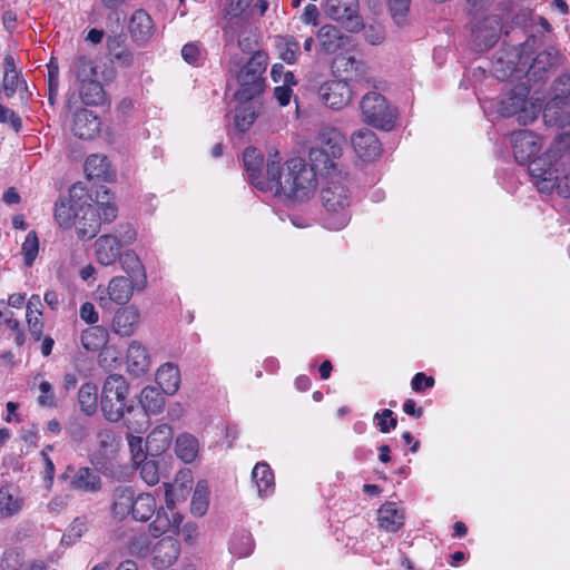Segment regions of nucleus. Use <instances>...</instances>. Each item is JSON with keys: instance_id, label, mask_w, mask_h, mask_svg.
Segmentation results:
<instances>
[{"instance_id": "obj_1", "label": "nucleus", "mask_w": 570, "mask_h": 570, "mask_svg": "<svg viewBox=\"0 0 570 570\" xmlns=\"http://www.w3.org/2000/svg\"><path fill=\"white\" fill-rule=\"evenodd\" d=\"M514 158L528 164L529 174L540 193L557 191L561 197L570 196V136H559L547 153L540 151L541 139L528 130H519L511 137Z\"/></svg>"}, {"instance_id": "obj_2", "label": "nucleus", "mask_w": 570, "mask_h": 570, "mask_svg": "<svg viewBox=\"0 0 570 570\" xmlns=\"http://www.w3.org/2000/svg\"><path fill=\"white\" fill-rule=\"evenodd\" d=\"M268 191L274 196L305 200L315 194L318 186L317 174L303 158H291L281 166L277 151L268 157Z\"/></svg>"}, {"instance_id": "obj_3", "label": "nucleus", "mask_w": 570, "mask_h": 570, "mask_svg": "<svg viewBox=\"0 0 570 570\" xmlns=\"http://www.w3.org/2000/svg\"><path fill=\"white\" fill-rule=\"evenodd\" d=\"M321 181V198L328 213L326 225L330 229L340 230L348 224L351 217L352 193L348 173L324 176Z\"/></svg>"}, {"instance_id": "obj_4", "label": "nucleus", "mask_w": 570, "mask_h": 570, "mask_svg": "<svg viewBox=\"0 0 570 570\" xmlns=\"http://www.w3.org/2000/svg\"><path fill=\"white\" fill-rule=\"evenodd\" d=\"M344 135L336 128H325L320 131L315 146L309 149L308 159L311 168L320 175L333 176L336 173H347L342 166Z\"/></svg>"}, {"instance_id": "obj_5", "label": "nucleus", "mask_w": 570, "mask_h": 570, "mask_svg": "<svg viewBox=\"0 0 570 570\" xmlns=\"http://www.w3.org/2000/svg\"><path fill=\"white\" fill-rule=\"evenodd\" d=\"M268 63L267 55L261 51L255 52L244 65L233 63L229 71L235 76L238 89L235 98L239 102H247L258 96L265 86L263 78Z\"/></svg>"}, {"instance_id": "obj_6", "label": "nucleus", "mask_w": 570, "mask_h": 570, "mask_svg": "<svg viewBox=\"0 0 570 570\" xmlns=\"http://www.w3.org/2000/svg\"><path fill=\"white\" fill-rule=\"evenodd\" d=\"M136 237L137 233L130 224H120L112 233L99 236L94 243L96 262L105 267L114 265L121 249L131 245Z\"/></svg>"}, {"instance_id": "obj_7", "label": "nucleus", "mask_w": 570, "mask_h": 570, "mask_svg": "<svg viewBox=\"0 0 570 570\" xmlns=\"http://www.w3.org/2000/svg\"><path fill=\"white\" fill-rule=\"evenodd\" d=\"M360 109L365 124L383 130L394 128L396 109L381 94L370 91L364 95L360 101Z\"/></svg>"}, {"instance_id": "obj_8", "label": "nucleus", "mask_w": 570, "mask_h": 570, "mask_svg": "<svg viewBox=\"0 0 570 570\" xmlns=\"http://www.w3.org/2000/svg\"><path fill=\"white\" fill-rule=\"evenodd\" d=\"M138 284L126 276H114L106 286L97 288V301L102 308H111L114 304L126 305L131 299Z\"/></svg>"}, {"instance_id": "obj_9", "label": "nucleus", "mask_w": 570, "mask_h": 570, "mask_svg": "<svg viewBox=\"0 0 570 570\" xmlns=\"http://www.w3.org/2000/svg\"><path fill=\"white\" fill-rule=\"evenodd\" d=\"M324 12L350 32H356L364 27L358 14V0H326Z\"/></svg>"}, {"instance_id": "obj_10", "label": "nucleus", "mask_w": 570, "mask_h": 570, "mask_svg": "<svg viewBox=\"0 0 570 570\" xmlns=\"http://www.w3.org/2000/svg\"><path fill=\"white\" fill-rule=\"evenodd\" d=\"M336 69L341 80L355 82H364L367 86L377 88V83L374 77H372L368 66L362 60L354 56L342 57L336 62Z\"/></svg>"}, {"instance_id": "obj_11", "label": "nucleus", "mask_w": 570, "mask_h": 570, "mask_svg": "<svg viewBox=\"0 0 570 570\" xmlns=\"http://www.w3.org/2000/svg\"><path fill=\"white\" fill-rule=\"evenodd\" d=\"M318 95L327 107L342 109L350 104L353 91L346 81L335 79L324 82L318 89Z\"/></svg>"}, {"instance_id": "obj_12", "label": "nucleus", "mask_w": 570, "mask_h": 570, "mask_svg": "<svg viewBox=\"0 0 570 570\" xmlns=\"http://www.w3.org/2000/svg\"><path fill=\"white\" fill-rule=\"evenodd\" d=\"M243 160L245 170L252 185L259 190L268 191L271 185L268 161L266 163V171L263 174L261 170L263 158L256 148H246L243 155Z\"/></svg>"}, {"instance_id": "obj_13", "label": "nucleus", "mask_w": 570, "mask_h": 570, "mask_svg": "<svg viewBox=\"0 0 570 570\" xmlns=\"http://www.w3.org/2000/svg\"><path fill=\"white\" fill-rule=\"evenodd\" d=\"M140 318V311L137 306L120 307L112 317L111 330L119 336H131L137 331Z\"/></svg>"}, {"instance_id": "obj_14", "label": "nucleus", "mask_w": 570, "mask_h": 570, "mask_svg": "<svg viewBox=\"0 0 570 570\" xmlns=\"http://www.w3.org/2000/svg\"><path fill=\"white\" fill-rule=\"evenodd\" d=\"M351 142L354 151L364 160H373L381 154V144L376 135L367 128L355 131L351 137Z\"/></svg>"}, {"instance_id": "obj_15", "label": "nucleus", "mask_w": 570, "mask_h": 570, "mask_svg": "<svg viewBox=\"0 0 570 570\" xmlns=\"http://www.w3.org/2000/svg\"><path fill=\"white\" fill-rule=\"evenodd\" d=\"M69 489L78 492L96 494L102 489V479L97 471L89 466H80L73 471Z\"/></svg>"}, {"instance_id": "obj_16", "label": "nucleus", "mask_w": 570, "mask_h": 570, "mask_svg": "<svg viewBox=\"0 0 570 570\" xmlns=\"http://www.w3.org/2000/svg\"><path fill=\"white\" fill-rule=\"evenodd\" d=\"M75 228L80 239H91L100 230V219L98 209L88 204L81 206L77 215H75Z\"/></svg>"}, {"instance_id": "obj_17", "label": "nucleus", "mask_w": 570, "mask_h": 570, "mask_svg": "<svg viewBox=\"0 0 570 570\" xmlns=\"http://www.w3.org/2000/svg\"><path fill=\"white\" fill-rule=\"evenodd\" d=\"M316 39L320 51L325 55L335 53L350 43V38L332 24L322 26L316 33Z\"/></svg>"}, {"instance_id": "obj_18", "label": "nucleus", "mask_w": 570, "mask_h": 570, "mask_svg": "<svg viewBox=\"0 0 570 570\" xmlns=\"http://www.w3.org/2000/svg\"><path fill=\"white\" fill-rule=\"evenodd\" d=\"M99 118L88 109H78L73 114L71 131L80 139H92L100 131Z\"/></svg>"}, {"instance_id": "obj_19", "label": "nucleus", "mask_w": 570, "mask_h": 570, "mask_svg": "<svg viewBox=\"0 0 570 570\" xmlns=\"http://www.w3.org/2000/svg\"><path fill=\"white\" fill-rule=\"evenodd\" d=\"M499 112L502 117L518 115V121L527 125L534 120L535 116L527 109V100L523 94H513L500 101Z\"/></svg>"}, {"instance_id": "obj_20", "label": "nucleus", "mask_w": 570, "mask_h": 570, "mask_svg": "<svg viewBox=\"0 0 570 570\" xmlns=\"http://www.w3.org/2000/svg\"><path fill=\"white\" fill-rule=\"evenodd\" d=\"M4 71L2 79V88L8 98H11L16 92L27 91L26 80L21 77L20 71L17 69L14 58L10 55L4 57Z\"/></svg>"}, {"instance_id": "obj_21", "label": "nucleus", "mask_w": 570, "mask_h": 570, "mask_svg": "<svg viewBox=\"0 0 570 570\" xmlns=\"http://www.w3.org/2000/svg\"><path fill=\"white\" fill-rule=\"evenodd\" d=\"M122 271L127 274L126 277L134 279L138 284V291H141L147 285V276L145 267L134 250L121 252L118 258Z\"/></svg>"}, {"instance_id": "obj_22", "label": "nucleus", "mask_w": 570, "mask_h": 570, "mask_svg": "<svg viewBox=\"0 0 570 570\" xmlns=\"http://www.w3.org/2000/svg\"><path fill=\"white\" fill-rule=\"evenodd\" d=\"M126 364L128 371L136 376H139L149 370L150 356L147 348L140 342H130L127 350Z\"/></svg>"}, {"instance_id": "obj_23", "label": "nucleus", "mask_w": 570, "mask_h": 570, "mask_svg": "<svg viewBox=\"0 0 570 570\" xmlns=\"http://www.w3.org/2000/svg\"><path fill=\"white\" fill-rule=\"evenodd\" d=\"M153 564L157 568L171 566L179 556V544L171 537L158 541L153 549Z\"/></svg>"}, {"instance_id": "obj_24", "label": "nucleus", "mask_w": 570, "mask_h": 570, "mask_svg": "<svg viewBox=\"0 0 570 570\" xmlns=\"http://www.w3.org/2000/svg\"><path fill=\"white\" fill-rule=\"evenodd\" d=\"M180 522V514L176 512L170 505H168L167 509L161 508L157 511L156 518L149 524V531L153 537L158 538L177 529Z\"/></svg>"}, {"instance_id": "obj_25", "label": "nucleus", "mask_w": 570, "mask_h": 570, "mask_svg": "<svg viewBox=\"0 0 570 570\" xmlns=\"http://www.w3.org/2000/svg\"><path fill=\"white\" fill-rule=\"evenodd\" d=\"M377 523L384 531L396 532L404 524V511L394 502H385L377 510Z\"/></svg>"}, {"instance_id": "obj_26", "label": "nucleus", "mask_w": 570, "mask_h": 570, "mask_svg": "<svg viewBox=\"0 0 570 570\" xmlns=\"http://www.w3.org/2000/svg\"><path fill=\"white\" fill-rule=\"evenodd\" d=\"M24 505V499L19 491L10 485L0 488V519L18 515Z\"/></svg>"}, {"instance_id": "obj_27", "label": "nucleus", "mask_w": 570, "mask_h": 570, "mask_svg": "<svg viewBox=\"0 0 570 570\" xmlns=\"http://www.w3.org/2000/svg\"><path fill=\"white\" fill-rule=\"evenodd\" d=\"M224 35L228 41H233L237 38L238 47L244 52H249L254 48V35L248 24L240 20H230L224 29Z\"/></svg>"}, {"instance_id": "obj_28", "label": "nucleus", "mask_w": 570, "mask_h": 570, "mask_svg": "<svg viewBox=\"0 0 570 570\" xmlns=\"http://www.w3.org/2000/svg\"><path fill=\"white\" fill-rule=\"evenodd\" d=\"M544 118L548 124L559 128L570 127V104L563 98L556 96L544 109Z\"/></svg>"}, {"instance_id": "obj_29", "label": "nucleus", "mask_w": 570, "mask_h": 570, "mask_svg": "<svg viewBox=\"0 0 570 570\" xmlns=\"http://www.w3.org/2000/svg\"><path fill=\"white\" fill-rule=\"evenodd\" d=\"M135 492L130 487L119 485L112 492L111 511L115 518L122 520L130 515Z\"/></svg>"}, {"instance_id": "obj_30", "label": "nucleus", "mask_w": 570, "mask_h": 570, "mask_svg": "<svg viewBox=\"0 0 570 570\" xmlns=\"http://www.w3.org/2000/svg\"><path fill=\"white\" fill-rule=\"evenodd\" d=\"M129 31L135 41H147L154 31L150 16L145 10H136L130 18Z\"/></svg>"}, {"instance_id": "obj_31", "label": "nucleus", "mask_w": 570, "mask_h": 570, "mask_svg": "<svg viewBox=\"0 0 570 570\" xmlns=\"http://www.w3.org/2000/svg\"><path fill=\"white\" fill-rule=\"evenodd\" d=\"M156 382L165 394H175L180 385V372L174 363L163 364L156 372Z\"/></svg>"}, {"instance_id": "obj_32", "label": "nucleus", "mask_w": 570, "mask_h": 570, "mask_svg": "<svg viewBox=\"0 0 570 570\" xmlns=\"http://www.w3.org/2000/svg\"><path fill=\"white\" fill-rule=\"evenodd\" d=\"M171 439V428L168 424H160L149 433L145 448L151 455L159 454L169 448Z\"/></svg>"}, {"instance_id": "obj_33", "label": "nucleus", "mask_w": 570, "mask_h": 570, "mask_svg": "<svg viewBox=\"0 0 570 570\" xmlns=\"http://www.w3.org/2000/svg\"><path fill=\"white\" fill-rule=\"evenodd\" d=\"M252 480L257 487V493L261 498L273 494L275 490L274 474L269 465L265 462L257 463L252 471Z\"/></svg>"}, {"instance_id": "obj_34", "label": "nucleus", "mask_w": 570, "mask_h": 570, "mask_svg": "<svg viewBox=\"0 0 570 570\" xmlns=\"http://www.w3.org/2000/svg\"><path fill=\"white\" fill-rule=\"evenodd\" d=\"M97 454L92 455L91 462H97L96 456L110 458L112 456L120 444V439L115 431L109 428L100 429L96 434Z\"/></svg>"}, {"instance_id": "obj_35", "label": "nucleus", "mask_w": 570, "mask_h": 570, "mask_svg": "<svg viewBox=\"0 0 570 570\" xmlns=\"http://www.w3.org/2000/svg\"><path fill=\"white\" fill-rule=\"evenodd\" d=\"M85 173L90 180H110L114 176L107 157L97 154L86 159Z\"/></svg>"}, {"instance_id": "obj_36", "label": "nucleus", "mask_w": 570, "mask_h": 570, "mask_svg": "<svg viewBox=\"0 0 570 570\" xmlns=\"http://www.w3.org/2000/svg\"><path fill=\"white\" fill-rule=\"evenodd\" d=\"M199 452V442L190 433H181L175 442V453L185 463H191L196 460Z\"/></svg>"}, {"instance_id": "obj_37", "label": "nucleus", "mask_w": 570, "mask_h": 570, "mask_svg": "<svg viewBox=\"0 0 570 570\" xmlns=\"http://www.w3.org/2000/svg\"><path fill=\"white\" fill-rule=\"evenodd\" d=\"M41 307L42 303L40 296L32 295L27 303L26 317L29 326V332L36 341H39L42 335L43 324L40 320V316L42 315Z\"/></svg>"}, {"instance_id": "obj_38", "label": "nucleus", "mask_w": 570, "mask_h": 570, "mask_svg": "<svg viewBox=\"0 0 570 570\" xmlns=\"http://www.w3.org/2000/svg\"><path fill=\"white\" fill-rule=\"evenodd\" d=\"M156 513V500L149 493L135 497L130 515L134 520L146 522Z\"/></svg>"}, {"instance_id": "obj_39", "label": "nucleus", "mask_w": 570, "mask_h": 570, "mask_svg": "<svg viewBox=\"0 0 570 570\" xmlns=\"http://www.w3.org/2000/svg\"><path fill=\"white\" fill-rule=\"evenodd\" d=\"M81 101L88 106H100L106 101V94L98 79L79 83Z\"/></svg>"}, {"instance_id": "obj_40", "label": "nucleus", "mask_w": 570, "mask_h": 570, "mask_svg": "<svg viewBox=\"0 0 570 570\" xmlns=\"http://www.w3.org/2000/svg\"><path fill=\"white\" fill-rule=\"evenodd\" d=\"M128 390V384L122 375H109L102 386L101 400H106L107 404L112 397L126 400Z\"/></svg>"}, {"instance_id": "obj_41", "label": "nucleus", "mask_w": 570, "mask_h": 570, "mask_svg": "<svg viewBox=\"0 0 570 570\" xmlns=\"http://www.w3.org/2000/svg\"><path fill=\"white\" fill-rule=\"evenodd\" d=\"M98 209V217L100 219V225L102 223H111L117 217V206L112 200L108 190L97 191L96 203L88 204Z\"/></svg>"}, {"instance_id": "obj_42", "label": "nucleus", "mask_w": 570, "mask_h": 570, "mask_svg": "<svg viewBox=\"0 0 570 570\" xmlns=\"http://www.w3.org/2000/svg\"><path fill=\"white\" fill-rule=\"evenodd\" d=\"M97 63L94 59L86 56H78L73 59L71 65V72L75 75L77 81H92L98 79Z\"/></svg>"}, {"instance_id": "obj_43", "label": "nucleus", "mask_w": 570, "mask_h": 570, "mask_svg": "<svg viewBox=\"0 0 570 570\" xmlns=\"http://www.w3.org/2000/svg\"><path fill=\"white\" fill-rule=\"evenodd\" d=\"M81 345L87 351H98L108 341V332L102 326H90L81 333Z\"/></svg>"}, {"instance_id": "obj_44", "label": "nucleus", "mask_w": 570, "mask_h": 570, "mask_svg": "<svg viewBox=\"0 0 570 570\" xmlns=\"http://www.w3.org/2000/svg\"><path fill=\"white\" fill-rule=\"evenodd\" d=\"M209 487L206 481H198L190 502V511L195 517H203L209 505Z\"/></svg>"}, {"instance_id": "obj_45", "label": "nucleus", "mask_w": 570, "mask_h": 570, "mask_svg": "<svg viewBox=\"0 0 570 570\" xmlns=\"http://www.w3.org/2000/svg\"><path fill=\"white\" fill-rule=\"evenodd\" d=\"M258 115L256 102L244 104L236 109L235 125L240 131H246L254 124Z\"/></svg>"}, {"instance_id": "obj_46", "label": "nucleus", "mask_w": 570, "mask_h": 570, "mask_svg": "<svg viewBox=\"0 0 570 570\" xmlns=\"http://www.w3.org/2000/svg\"><path fill=\"white\" fill-rule=\"evenodd\" d=\"M140 403L147 412L156 414L163 410L165 400L158 389L147 386L141 391Z\"/></svg>"}, {"instance_id": "obj_47", "label": "nucleus", "mask_w": 570, "mask_h": 570, "mask_svg": "<svg viewBox=\"0 0 570 570\" xmlns=\"http://www.w3.org/2000/svg\"><path fill=\"white\" fill-rule=\"evenodd\" d=\"M78 399L81 411L87 415L94 414L97 409V386L92 383L81 385Z\"/></svg>"}, {"instance_id": "obj_48", "label": "nucleus", "mask_w": 570, "mask_h": 570, "mask_svg": "<svg viewBox=\"0 0 570 570\" xmlns=\"http://www.w3.org/2000/svg\"><path fill=\"white\" fill-rule=\"evenodd\" d=\"M100 405L104 416L110 422H118L124 416L127 409L126 400L122 399L112 397L108 404L106 400H101Z\"/></svg>"}, {"instance_id": "obj_49", "label": "nucleus", "mask_w": 570, "mask_h": 570, "mask_svg": "<svg viewBox=\"0 0 570 570\" xmlns=\"http://www.w3.org/2000/svg\"><path fill=\"white\" fill-rule=\"evenodd\" d=\"M389 9L396 26L403 27L407 23V13L411 0H387Z\"/></svg>"}, {"instance_id": "obj_50", "label": "nucleus", "mask_w": 570, "mask_h": 570, "mask_svg": "<svg viewBox=\"0 0 570 570\" xmlns=\"http://www.w3.org/2000/svg\"><path fill=\"white\" fill-rule=\"evenodd\" d=\"M139 469L141 479L148 485H155L159 482V468L155 460H144L141 463L135 464Z\"/></svg>"}, {"instance_id": "obj_51", "label": "nucleus", "mask_w": 570, "mask_h": 570, "mask_svg": "<svg viewBox=\"0 0 570 570\" xmlns=\"http://www.w3.org/2000/svg\"><path fill=\"white\" fill-rule=\"evenodd\" d=\"M229 549L238 557H247L253 550V540L250 534L243 532L234 535L230 541Z\"/></svg>"}, {"instance_id": "obj_52", "label": "nucleus", "mask_w": 570, "mask_h": 570, "mask_svg": "<svg viewBox=\"0 0 570 570\" xmlns=\"http://www.w3.org/2000/svg\"><path fill=\"white\" fill-rule=\"evenodd\" d=\"M21 252L23 255L24 264L27 266H31L39 252V240L35 230L28 233L22 244Z\"/></svg>"}, {"instance_id": "obj_53", "label": "nucleus", "mask_w": 570, "mask_h": 570, "mask_svg": "<svg viewBox=\"0 0 570 570\" xmlns=\"http://www.w3.org/2000/svg\"><path fill=\"white\" fill-rule=\"evenodd\" d=\"M67 433L75 442H82L89 436V426L87 422L80 419H71L67 424Z\"/></svg>"}, {"instance_id": "obj_54", "label": "nucleus", "mask_w": 570, "mask_h": 570, "mask_svg": "<svg viewBox=\"0 0 570 570\" xmlns=\"http://www.w3.org/2000/svg\"><path fill=\"white\" fill-rule=\"evenodd\" d=\"M75 207L65 202H61L56 205L55 209V218L58 224L62 227H69L75 222V215H77Z\"/></svg>"}, {"instance_id": "obj_55", "label": "nucleus", "mask_w": 570, "mask_h": 570, "mask_svg": "<svg viewBox=\"0 0 570 570\" xmlns=\"http://www.w3.org/2000/svg\"><path fill=\"white\" fill-rule=\"evenodd\" d=\"M128 445L131 453V460L134 465L141 463V461L147 459V449L144 448V440L141 436H136L132 434L128 435Z\"/></svg>"}, {"instance_id": "obj_56", "label": "nucleus", "mask_w": 570, "mask_h": 570, "mask_svg": "<svg viewBox=\"0 0 570 570\" xmlns=\"http://www.w3.org/2000/svg\"><path fill=\"white\" fill-rule=\"evenodd\" d=\"M40 395L38 396V404L42 407H56L57 400L52 385L48 381H41L39 384Z\"/></svg>"}, {"instance_id": "obj_57", "label": "nucleus", "mask_w": 570, "mask_h": 570, "mask_svg": "<svg viewBox=\"0 0 570 570\" xmlns=\"http://www.w3.org/2000/svg\"><path fill=\"white\" fill-rule=\"evenodd\" d=\"M374 420L376 421V424L382 433H389L393 429H395L397 421L394 416V413L385 409L381 412H376L374 415Z\"/></svg>"}, {"instance_id": "obj_58", "label": "nucleus", "mask_w": 570, "mask_h": 570, "mask_svg": "<svg viewBox=\"0 0 570 570\" xmlns=\"http://www.w3.org/2000/svg\"><path fill=\"white\" fill-rule=\"evenodd\" d=\"M281 50V58L287 63H294L299 55V43L295 39H286Z\"/></svg>"}, {"instance_id": "obj_59", "label": "nucleus", "mask_w": 570, "mask_h": 570, "mask_svg": "<svg viewBox=\"0 0 570 570\" xmlns=\"http://www.w3.org/2000/svg\"><path fill=\"white\" fill-rule=\"evenodd\" d=\"M364 37L368 43L379 45L385 38L384 29L381 24H370L364 28Z\"/></svg>"}, {"instance_id": "obj_60", "label": "nucleus", "mask_w": 570, "mask_h": 570, "mask_svg": "<svg viewBox=\"0 0 570 570\" xmlns=\"http://www.w3.org/2000/svg\"><path fill=\"white\" fill-rule=\"evenodd\" d=\"M253 0H228L226 4V14L232 18L239 17L252 3Z\"/></svg>"}, {"instance_id": "obj_61", "label": "nucleus", "mask_w": 570, "mask_h": 570, "mask_svg": "<svg viewBox=\"0 0 570 570\" xmlns=\"http://www.w3.org/2000/svg\"><path fill=\"white\" fill-rule=\"evenodd\" d=\"M434 385V379L432 376H426L424 373H416L412 381L411 386L415 392H421L424 389H430Z\"/></svg>"}, {"instance_id": "obj_62", "label": "nucleus", "mask_w": 570, "mask_h": 570, "mask_svg": "<svg viewBox=\"0 0 570 570\" xmlns=\"http://www.w3.org/2000/svg\"><path fill=\"white\" fill-rule=\"evenodd\" d=\"M0 122H9L16 131H19L21 128L20 118L3 105H0Z\"/></svg>"}, {"instance_id": "obj_63", "label": "nucleus", "mask_w": 570, "mask_h": 570, "mask_svg": "<svg viewBox=\"0 0 570 570\" xmlns=\"http://www.w3.org/2000/svg\"><path fill=\"white\" fill-rule=\"evenodd\" d=\"M487 27H489V31L484 36V47L490 48L494 45L498 38V33L500 30V26L497 19L485 20Z\"/></svg>"}, {"instance_id": "obj_64", "label": "nucleus", "mask_w": 570, "mask_h": 570, "mask_svg": "<svg viewBox=\"0 0 570 570\" xmlns=\"http://www.w3.org/2000/svg\"><path fill=\"white\" fill-rule=\"evenodd\" d=\"M80 318L88 324H96L99 320L98 313L92 303L86 302L80 306Z\"/></svg>"}]
</instances>
